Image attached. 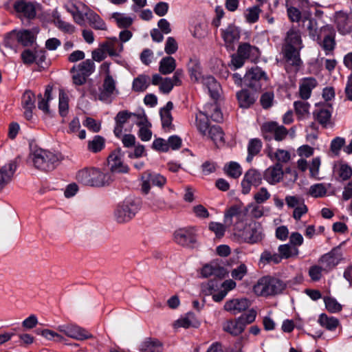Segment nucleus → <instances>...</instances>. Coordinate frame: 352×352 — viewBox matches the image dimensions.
Returning <instances> with one entry per match:
<instances>
[{"mask_svg": "<svg viewBox=\"0 0 352 352\" xmlns=\"http://www.w3.org/2000/svg\"><path fill=\"white\" fill-rule=\"evenodd\" d=\"M303 47L300 32L298 30L291 28L286 34L283 47L284 56L287 62L298 67L301 64L300 51Z\"/></svg>", "mask_w": 352, "mask_h": 352, "instance_id": "f257e3e1", "label": "nucleus"}, {"mask_svg": "<svg viewBox=\"0 0 352 352\" xmlns=\"http://www.w3.org/2000/svg\"><path fill=\"white\" fill-rule=\"evenodd\" d=\"M29 159L34 167L42 171L54 170L60 161V155L41 148H34Z\"/></svg>", "mask_w": 352, "mask_h": 352, "instance_id": "f03ea898", "label": "nucleus"}, {"mask_svg": "<svg viewBox=\"0 0 352 352\" xmlns=\"http://www.w3.org/2000/svg\"><path fill=\"white\" fill-rule=\"evenodd\" d=\"M76 178L82 184L92 187H102L109 185L112 181L108 173L94 167L85 168L79 170Z\"/></svg>", "mask_w": 352, "mask_h": 352, "instance_id": "7ed1b4c3", "label": "nucleus"}, {"mask_svg": "<svg viewBox=\"0 0 352 352\" xmlns=\"http://www.w3.org/2000/svg\"><path fill=\"white\" fill-rule=\"evenodd\" d=\"M285 288L286 283L282 280L272 276H263L257 281L253 290L258 296H270L281 294Z\"/></svg>", "mask_w": 352, "mask_h": 352, "instance_id": "20e7f679", "label": "nucleus"}, {"mask_svg": "<svg viewBox=\"0 0 352 352\" xmlns=\"http://www.w3.org/2000/svg\"><path fill=\"white\" fill-rule=\"evenodd\" d=\"M140 209V202L127 199L119 203L113 212L114 220L118 223H125L135 217Z\"/></svg>", "mask_w": 352, "mask_h": 352, "instance_id": "39448f33", "label": "nucleus"}, {"mask_svg": "<svg viewBox=\"0 0 352 352\" xmlns=\"http://www.w3.org/2000/svg\"><path fill=\"white\" fill-rule=\"evenodd\" d=\"M234 235L242 242L254 244L262 241L264 234L260 223L252 221L243 226L242 229L238 226L234 229Z\"/></svg>", "mask_w": 352, "mask_h": 352, "instance_id": "423d86ee", "label": "nucleus"}, {"mask_svg": "<svg viewBox=\"0 0 352 352\" xmlns=\"http://www.w3.org/2000/svg\"><path fill=\"white\" fill-rule=\"evenodd\" d=\"M95 64L93 60L87 59L71 69L72 80L76 85H84L87 78L94 72Z\"/></svg>", "mask_w": 352, "mask_h": 352, "instance_id": "0eeeda50", "label": "nucleus"}, {"mask_svg": "<svg viewBox=\"0 0 352 352\" xmlns=\"http://www.w3.org/2000/svg\"><path fill=\"white\" fill-rule=\"evenodd\" d=\"M14 41L26 47L32 45L36 41V38L33 32L28 30H12L5 38V45L12 47Z\"/></svg>", "mask_w": 352, "mask_h": 352, "instance_id": "6e6552de", "label": "nucleus"}, {"mask_svg": "<svg viewBox=\"0 0 352 352\" xmlns=\"http://www.w3.org/2000/svg\"><path fill=\"white\" fill-rule=\"evenodd\" d=\"M166 183V179L162 175L146 171L141 177V190L143 194L147 195L150 192L151 186L162 188Z\"/></svg>", "mask_w": 352, "mask_h": 352, "instance_id": "1a4fd4ad", "label": "nucleus"}, {"mask_svg": "<svg viewBox=\"0 0 352 352\" xmlns=\"http://www.w3.org/2000/svg\"><path fill=\"white\" fill-rule=\"evenodd\" d=\"M266 80L265 73L258 67L251 68L243 77L244 84L255 91L261 89V81Z\"/></svg>", "mask_w": 352, "mask_h": 352, "instance_id": "9d476101", "label": "nucleus"}, {"mask_svg": "<svg viewBox=\"0 0 352 352\" xmlns=\"http://www.w3.org/2000/svg\"><path fill=\"white\" fill-rule=\"evenodd\" d=\"M57 330L65 336L77 340H84L92 337L91 334L85 329L74 324L59 325L57 327Z\"/></svg>", "mask_w": 352, "mask_h": 352, "instance_id": "9b49d317", "label": "nucleus"}, {"mask_svg": "<svg viewBox=\"0 0 352 352\" xmlns=\"http://www.w3.org/2000/svg\"><path fill=\"white\" fill-rule=\"evenodd\" d=\"M261 174L255 169L248 170L244 175L243 179L241 181L242 193L244 195L248 194L252 187H257L262 183Z\"/></svg>", "mask_w": 352, "mask_h": 352, "instance_id": "f8f14e48", "label": "nucleus"}, {"mask_svg": "<svg viewBox=\"0 0 352 352\" xmlns=\"http://www.w3.org/2000/svg\"><path fill=\"white\" fill-rule=\"evenodd\" d=\"M123 155L120 149L115 150L108 157V164L112 173H126L129 167L125 165L122 160Z\"/></svg>", "mask_w": 352, "mask_h": 352, "instance_id": "ddd939ff", "label": "nucleus"}, {"mask_svg": "<svg viewBox=\"0 0 352 352\" xmlns=\"http://www.w3.org/2000/svg\"><path fill=\"white\" fill-rule=\"evenodd\" d=\"M335 22L339 32L342 34H349L352 30V14L343 11L335 14Z\"/></svg>", "mask_w": 352, "mask_h": 352, "instance_id": "4468645a", "label": "nucleus"}, {"mask_svg": "<svg viewBox=\"0 0 352 352\" xmlns=\"http://www.w3.org/2000/svg\"><path fill=\"white\" fill-rule=\"evenodd\" d=\"M342 254L338 248L333 249L329 254L323 255L318 261L322 265V268L324 272H329L335 267L341 261Z\"/></svg>", "mask_w": 352, "mask_h": 352, "instance_id": "2eb2a0df", "label": "nucleus"}, {"mask_svg": "<svg viewBox=\"0 0 352 352\" xmlns=\"http://www.w3.org/2000/svg\"><path fill=\"white\" fill-rule=\"evenodd\" d=\"M175 241L182 246L192 248L196 243V237L190 229L180 228L174 232Z\"/></svg>", "mask_w": 352, "mask_h": 352, "instance_id": "dca6fc26", "label": "nucleus"}, {"mask_svg": "<svg viewBox=\"0 0 352 352\" xmlns=\"http://www.w3.org/2000/svg\"><path fill=\"white\" fill-rule=\"evenodd\" d=\"M250 306V302L247 298H234L226 302L224 309L233 315H236Z\"/></svg>", "mask_w": 352, "mask_h": 352, "instance_id": "f3484780", "label": "nucleus"}, {"mask_svg": "<svg viewBox=\"0 0 352 352\" xmlns=\"http://www.w3.org/2000/svg\"><path fill=\"white\" fill-rule=\"evenodd\" d=\"M283 175L281 164L276 163L265 170L263 177L270 184L274 185L280 182Z\"/></svg>", "mask_w": 352, "mask_h": 352, "instance_id": "a211bd4d", "label": "nucleus"}, {"mask_svg": "<svg viewBox=\"0 0 352 352\" xmlns=\"http://www.w3.org/2000/svg\"><path fill=\"white\" fill-rule=\"evenodd\" d=\"M117 92L116 81L111 75H107L104 79L102 89L99 94L98 98L103 102H110L111 96Z\"/></svg>", "mask_w": 352, "mask_h": 352, "instance_id": "6ab92c4d", "label": "nucleus"}, {"mask_svg": "<svg viewBox=\"0 0 352 352\" xmlns=\"http://www.w3.org/2000/svg\"><path fill=\"white\" fill-rule=\"evenodd\" d=\"M221 36L226 47L233 50L234 43L238 41L240 38V31L235 25H230L226 29L222 30Z\"/></svg>", "mask_w": 352, "mask_h": 352, "instance_id": "aec40b11", "label": "nucleus"}, {"mask_svg": "<svg viewBox=\"0 0 352 352\" xmlns=\"http://www.w3.org/2000/svg\"><path fill=\"white\" fill-rule=\"evenodd\" d=\"M16 168L14 161H10L0 168V190L12 181Z\"/></svg>", "mask_w": 352, "mask_h": 352, "instance_id": "412c9836", "label": "nucleus"}, {"mask_svg": "<svg viewBox=\"0 0 352 352\" xmlns=\"http://www.w3.org/2000/svg\"><path fill=\"white\" fill-rule=\"evenodd\" d=\"M38 4L25 1H18L14 4V8L16 12L22 14L24 16L33 19L36 14V8Z\"/></svg>", "mask_w": 352, "mask_h": 352, "instance_id": "4be33fe9", "label": "nucleus"}, {"mask_svg": "<svg viewBox=\"0 0 352 352\" xmlns=\"http://www.w3.org/2000/svg\"><path fill=\"white\" fill-rule=\"evenodd\" d=\"M138 116L139 115L130 113L126 110L118 112L116 116L115 117L116 125L114 127L113 132L116 136L120 137L123 131L124 125L129 121V120L131 117H136L138 118Z\"/></svg>", "mask_w": 352, "mask_h": 352, "instance_id": "5701e85b", "label": "nucleus"}, {"mask_svg": "<svg viewBox=\"0 0 352 352\" xmlns=\"http://www.w3.org/2000/svg\"><path fill=\"white\" fill-rule=\"evenodd\" d=\"M236 98L240 107L247 109L250 107L255 102L258 95L255 91L242 89L237 92Z\"/></svg>", "mask_w": 352, "mask_h": 352, "instance_id": "b1692460", "label": "nucleus"}, {"mask_svg": "<svg viewBox=\"0 0 352 352\" xmlns=\"http://www.w3.org/2000/svg\"><path fill=\"white\" fill-rule=\"evenodd\" d=\"M317 80L312 77L303 78L299 86L300 98L305 100L310 98L312 89L317 85Z\"/></svg>", "mask_w": 352, "mask_h": 352, "instance_id": "393cba45", "label": "nucleus"}, {"mask_svg": "<svg viewBox=\"0 0 352 352\" xmlns=\"http://www.w3.org/2000/svg\"><path fill=\"white\" fill-rule=\"evenodd\" d=\"M239 317L234 320L226 321L223 324V331L232 336L241 334L245 329L244 323Z\"/></svg>", "mask_w": 352, "mask_h": 352, "instance_id": "a878e982", "label": "nucleus"}, {"mask_svg": "<svg viewBox=\"0 0 352 352\" xmlns=\"http://www.w3.org/2000/svg\"><path fill=\"white\" fill-rule=\"evenodd\" d=\"M140 126L138 135L142 141H148L151 139L152 132L150 130L151 124L144 116L139 115L136 121Z\"/></svg>", "mask_w": 352, "mask_h": 352, "instance_id": "bb28decb", "label": "nucleus"}, {"mask_svg": "<svg viewBox=\"0 0 352 352\" xmlns=\"http://www.w3.org/2000/svg\"><path fill=\"white\" fill-rule=\"evenodd\" d=\"M201 274L202 276L205 278H208L212 275L223 278L226 276L227 272L223 267L219 266L217 263H211L202 267Z\"/></svg>", "mask_w": 352, "mask_h": 352, "instance_id": "cd10ccee", "label": "nucleus"}, {"mask_svg": "<svg viewBox=\"0 0 352 352\" xmlns=\"http://www.w3.org/2000/svg\"><path fill=\"white\" fill-rule=\"evenodd\" d=\"M203 85L208 89L212 98H217L220 96L221 86L212 76H206L202 78Z\"/></svg>", "mask_w": 352, "mask_h": 352, "instance_id": "c85d7f7f", "label": "nucleus"}, {"mask_svg": "<svg viewBox=\"0 0 352 352\" xmlns=\"http://www.w3.org/2000/svg\"><path fill=\"white\" fill-rule=\"evenodd\" d=\"M238 53L245 60L249 58H256L259 56L258 47L251 45L248 43H243L239 45Z\"/></svg>", "mask_w": 352, "mask_h": 352, "instance_id": "c756f323", "label": "nucleus"}, {"mask_svg": "<svg viewBox=\"0 0 352 352\" xmlns=\"http://www.w3.org/2000/svg\"><path fill=\"white\" fill-rule=\"evenodd\" d=\"M89 25L95 30H107V26L103 19L96 12L89 10L85 13Z\"/></svg>", "mask_w": 352, "mask_h": 352, "instance_id": "7c9ffc66", "label": "nucleus"}, {"mask_svg": "<svg viewBox=\"0 0 352 352\" xmlns=\"http://www.w3.org/2000/svg\"><path fill=\"white\" fill-rule=\"evenodd\" d=\"M195 124L199 132L203 136H206L208 134V131L210 129L207 111H206V113L199 111L196 114Z\"/></svg>", "mask_w": 352, "mask_h": 352, "instance_id": "2f4dec72", "label": "nucleus"}, {"mask_svg": "<svg viewBox=\"0 0 352 352\" xmlns=\"http://www.w3.org/2000/svg\"><path fill=\"white\" fill-rule=\"evenodd\" d=\"M206 136L210 138L217 147L223 146L225 143L224 133L219 126H211Z\"/></svg>", "mask_w": 352, "mask_h": 352, "instance_id": "473e14b6", "label": "nucleus"}, {"mask_svg": "<svg viewBox=\"0 0 352 352\" xmlns=\"http://www.w3.org/2000/svg\"><path fill=\"white\" fill-rule=\"evenodd\" d=\"M279 124L274 121L263 123L261 127L263 137L267 140L274 139Z\"/></svg>", "mask_w": 352, "mask_h": 352, "instance_id": "72a5a7b5", "label": "nucleus"}, {"mask_svg": "<svg viewBox=\"0 0 352 352\" xmlns=\"http://www.w3.org/2000/svg\"><path fill=\"white\" fill-rule=\"evenodd\" d=\"M139 350L141 352H162L163 347L158 340L149 338L141 343Z\"/></svg>", "mask_w": 352, "mask_h": 352, "instance_id": "f704fd0d", "label": "nucleus"}, {"mask_svg": "<svg viewBox=\"0 0 352 352\" xmlns=\"http://www.w3.org/2000/svg\"><path fill=\"white\" fill-rule=\"evenodd\" d=\"M217 285L214 283V281H210L206 285L203 287V292L206 295H212V299L215 302H221L227 295L226 290H221L217 294H214V292L216 291V287Z\"/></svg>", "mask_w": 352, "mask_h": 352, "instance_id": "c9c22d12", "label": "nucleus"}, {"mask_svg": "<svg viewBox=\"0 0 352 352\" xmlns=\"http://www.w3.org/2000/svg\"><path fill=\"white\" fill-rule=\"evenodd\" d=\"M151 78L149 76L145 74L139 75L133 79L132 89L135 92H143L149 86Z\"/></svg>", "mask_w": 352, "mask_h": 352, "instance_id": "e433bc0d", "label": "nucleus"}, {"mask_svg": "<svg viewBox=\"0 0 352 352\" xmlns=\"http://www.w3.org/2000/svg\"><path fill=\"white\" fill-rule=\"evenodd\" d=\"M52 87L48 85L45 88L44 97H42L41 95L38 96L39 100L38 102V108L43 111L45 114L50 115L51 113L48 102L52 99Z\"/></svg>", "mask_w": 352, "mask_h": 352, "instance_id": "4c0bfd02", "label": "nucleus"}, {"mask_svg": "<svg viewBox=\"0 0 352 352\" xmlns=\"http://www.w3.org/2000/svg\"><path fill=\"white\" fill-rule=\"evenodd\" d=\"M318 323L324 328L329 331H334L339 325L338 319L335 317H329L325 314H321L319 316Z\"/></svg>", "mask_w": 352, "mask_h": 352, "instance_id": "58836bf2", "label": "nucleus"}, {"mask_svg": "<svg viewBox=\"0 0 352 352\" xmlns=\"http://www.w3.org/2000/svg\"><path fill=\"white\" fill-rule=\"evenodd\" d=\"M268 157L274 160H276L277 163H287L291 159L290 153L285 149L278 148L275 151H273L272 149L269 150L267 152Z\"/></svg>", "mask_w": 352, "mask_h": 352, "instance_id": "ea45409f", "label": "nucleus"}, {"mask_svg": "<svg viewBox=\"0 0 352 352\" xmlns=\"http://www.w3.org/2000/svg\"><path fill=\"white\" fill-rule=\"evenodd\" d=\"M176 67V62L173 57L166 56L163 58L159 65V71L164 75L172 73Z\"/></svg>", "mask_w": 352, "mask_h": 352, "instance_id": "a19ab883", "label": "nucleus"}, {"mask_svg": "<svg viewBox=\"0 0 352 352\" xmlns=\"http://www.w3.org/2000/svg\"><path fill=\"white\" fill-rule=\"evenodd\" d=\"M195 318L192 314L188 313L184 317H182L175 321L173 323L174 329H177L180 327L188 329L190 327H195Z\"/></svg>", "mask_w": 352, "mask_h": 352, "instance_id": "79ce46f5", "label": "nucleus"}, {"mask_svg": "<svg viewBox=\"0 0 352 352\" xmlns=\"http://www.w3.org/2000/svg\"><path fill=\"white\" fill-rule=\"evenodd\" d=\"M261 148L262 142L259 139L254 138L250 140L248 146V155L247 157V161L250 162L253 157L260 152Z\"/></svg>", "mask_w": 352, "mask_h": 352, "instance_id": "37998d69", "label": "nucleus"}, {"mask_svg": "<svg viewBox=\"0 0 352 352\" xmlns=\"http://www.w3.org/2000/svg\"><path fill=\"white\" fill-rule=\"evenodd\" d=\"M278 254L282 258H288L298 254V250L297 248L292 246L289 244L280 245L278 247Z\"/></svg>", "mask_w": 352, "mask_h": 352, "instance_id": "c03bdc74", "label": "nucleus"}, {"mask_svg": "<svg viewBox=\"0 0 352 352\" xmlns=\"http://www.w3.org/2000/svg\"><path fill=\"white\" fill-rule=\"evenodd\" d=\"M335 171L342 181L349 179L352 175V168L346 164H338L335 167Z\"/></svg>", "mask_w": 352, "mask_h": 352, "instance_id": "a18cd8bd", "label": "nucleus"}, {"mask_svg": "<svg viewBox=\"0 0 352 352\" xmlns=\"http://www.w3.org/2000/svg\"><path fill=\"white\" fill-rule=\"evenodd\" d=\"M116 22L118 26L120 28H129L133 23V19L126 16L124 14L114 12L111 16Z\"/></svg>", "mask_w": 352, "mask_h": 352, "instance_id": "49530a36", "label": "nucleus"}, {"mask_svg": "<svg viewBox=\"0 0 352 352\" xmlns=\"http://www.w3.org/2000/svg\"><path fill=\"white\" fill-rule=\"evenodd\" d=\"M316 120L326 127L331 123V113L327 109H320L315 114Z\"/></svg>", "mask_w": 352, "mask_h": 352, "instance_id": "de8ad7c7", "label": "nucleus"}, {"mask_svg": "<svg viewBox=\"0 0 352 352\" xmlns=\"http://www.w3.org/2000/svg\"><path fill=\"white\" fill-rule=\"evenodd\" d=\"M224 169L226 173L233 178H238L242 173L240 165L234 162H230L225 166Z\"/></svg>", "mask_w": 352, "mask_h": 352, "instance_id": "09e8293b", "label": "nucleus"}, {"mask_svg": "<svg viewBox=\"0 0 352 352\" xmlns=\"http://www.w3.org/2000/svg\"><path fill=\"white\" fill-rule=\"evenodd\" d=\"M296 113L300 117H305L309 113L310 104L306 101H296L294 103Z\"/></svg>", "mask_w": 352, "mask_h": 352, "instance_id": "8fccbe9b", "label": "nucleus"}, {"mask_svg": "<svg viewBox=\"0 0 352 352\" xmlns=\"http://www.w3.org/2000/svg\"><path fill=\"white\" fill-rule=\"evenodd\" d=\"M21 103L23 108H34V94L30 90H25L22 96Z\"/></svg>", "mask_w": 352, "mask_h": 352, "instance_id": "3c124183", "label": "nucleus"}, {"mask_svg": "<svg viewBox=\"0 0 352 352\" xmlns=\"http://www.w3.org/2000/svg\"><path fill=\"white\" fill-rule=\"evenodd\" d=\"M104 145V140L100 136H95L94 138L88 143V148L89 151L97 153L100 151Z\"/></svg>", "mask_w": 352, "mask_h": 352, "instance_id": "603ef678", "label": "nucleus"}, {"mask_svg": "<svg viewBox=\"0 0 352 352\" xmlns=\"http://www.w3.org/2000/svg\"><path fill=\"white\" fill-rule=\"evenodd\" d=\"M36 333L50 340H54L56 342H61L63 340V337L62 336L50 329H37Z\"/></svg>", "mask_w": 352, "mask_h": 352, "instance_id": "864d4df0", "label": "nucleus"}, {"mask_svg": "<svg viewBox=\"0 0 352 352\" xmlns=\"http://www.w3.org/2000/svg\"><path fill=\"white\" fill-rule=\"evenodd\" d=\"M324 302L326 309L331 313L339 312L342 309V305L333 298L324 297Z\"/></svg>", "mask_w": 352, "mask_h": 352, "instance_id": "5fc2aeb1", "label": "nucleus"}, {"mask_svg": "<svg viewBox=\"0 0 352 352\" xmlns=\"http://www.w3.org/2000/svg\"><path fill=\"white\" fill-rule=\"evenodd\" d=\"M321 45L327 55L332 52L336 45L334 34L331 33L330 34L325 36Z\"/></svg>", "mask_w": 352, "mask_h": 352, "instance_id": "6e6d98bb", "label": "nucleus"}, {"mask_svg": "<svg viewBox=\"0 0 352 352\" xmlns=\"http://www.w3.org/2000/svg\"><path fill=\"white\" fill-rule=\"evenodd\" d=\"M118 43V39L116 38H113L109 41L104 43L101 45V47L102 48L104 53H108L111 56H118V53L116 50V44Z\"/></svg>", "mask_w": 352, "mask_h": 352, "instance_id": "4d7b16f0", "label": "nucleus"}, {"mask_svg": "<svg viewBox=\"0 0 352 352\" xmlns=\"http://www.w3.org/2000/svg\"><path fill=\"white\" fill-rule=\"evenodd\" d=\"M261 11L258 6L248 8L245 13L246 21L250 23L256 22L258 19Z\"/></svg>", "mask_w": 352, "mask_h": 352, "instance_id": "13d9d810", "label": "nucleus"}, {"mask_svg": "<svg viewBox=\"0 0 352 352\" xmlns=\"http://www.w3.org/2000/svg\"><path fill=\"white\" fill-rule=\"evenodd\" d=\"M327 193V188L322 184L312 185L309 190V194L313 197H322Z\"/></svg>", "mask_w": 352, "mask_h": 352, "instance_id": "bf43d9fd", "label": "nucleus"}, {"mask_svg": "<svg viewBox=\"0 0 352 352\" xmlns=\"http://www.w3.org/2000/svg\"><path fill=\"white\" fill-rule=\"evenodd\" d=\"M286 204L289 208L296 209L305 204L303 198L299 196L288 195L285 197Z\"/></svg>", "mask_w": 352, "mask_h": 352, "instance_id": "052dcab7", "label": "nucleus"}, {"mask_svg": "<svg viewBox=\"0 0 352 352\" xmlns=\"http://www.w3.org/2000/svg\"><path fill=\"white\" fill-rule=\"evenodd\" d=\"M68 109V98L66 94L61 91L59 94V113L61 116H65Z\"/></svg>", "mask_w": 352, "mask_h": 352, "instance_id": "680f3d73", "label": "nucleus"}, {"mask_svg": "<svg viewBox=\"0 0 352 352\" xmlns=\"http://www.w3.org/2000/svg\"><path fill=\"white\" fill-rule=\"evenodd\" d=\"M270 193L268 192L266 188H261L260 190L254 194V199L256 204H261L270 198Z\"/></svg>", "mask_w": 352, "mask_h": 352, "instance_id": "e2e57ef3", "label": "nucleus"}, {"mask_svg": "<svg viewBox=\"0 0 352 352\" xmlns=\"http://www.w3.org/2000/svg\"><path fill=\"white\" fill-rule=\"evenodd\" d=\"M345 140L343 138L337 137L332 140L331 142L330 149L331 151L335 155H338L340 151L344 146Z\"/></svg>", "mask_w": 352, "mask_h": 352, "instance_id": "0e129e2a", "label": "nucleus"}, {"mask_svg": "<svg viewBox=\"0 0 352 352\" xmlns=\"http://www.w3.org/2000/svg\"><path fill=\"white\" fill-rule=\"evenodd\" d=\"M261 261L279 263L281 261V257L276 253L272 254L270 252L265 251L261 255Z\"/></svg>", "mask_w": 352, "mask_h": 352, "instance_id": "69168bd1", "label": "nucleus"}, {"mask_svg": "<svg viewBox=\"0 0 352 352\" xmlns=\"http://www.w3.org/2000/svg\"><path fill=\"white\" fill-rule=\"evenodd\" d=\"M208 228L209 230L213 232L218 238H221L224 235L226 226L221 223L210 222Z\"/></svg>", "mask_w": 352, "mask_h": 352, "instance_id": "338daca9", "label": "nucleus"}, {"mask_svg": "<svg viewBox=\"0 0 352 352\" xmlns=\"http://www.w3.org/2000/svg\"><path fill=\"white\" fill-rule=\"evenodd\" d=\"M189 73L192 80L197 81L201 78V67L199 63L192 61L189 65Z\"/></svg>", "mask_w": 352, "mask_h": 352, "instance_id": "774afa93", "label": "nucleus"}]
</instances>
